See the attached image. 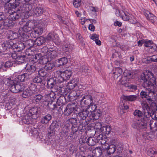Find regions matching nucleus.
<instances>
[{
	"mask_svg": "<svg viewBox=\"0 0 157 157\" xmlns=\"http://www.w3.org/2000/svg\"><path fill=\"white\" fill-rule=\"evenodd\" d=\"M68 121L70 124L72 125L71 132L70 134V136L72 137L73 135L78 130L77 120L76 118H72L69 119Z\"/></svg>",
	"mask_w": 157,
	"mask_h": 157,
	"instance_id": "6",
	"label": "nucleus"
},
{
	"mask_svg": "<svg viewBox=\"0 0 157 157\" xmlns=\"http://www.w3.org/2000/svg\"><path fill=\"white\" fill-rule=\"evenodd\" d=\"M40 57L41 56L40 55H39L37 54L35 55L34 56H33V60L32 62H33V61H34L35 62L38 61L39 62Z\"/></svg>",
	"mask_w": 157,
	"mask_h": 157,
	"instance_id": "61",
	"label": "nucleus"
},
{
	"mask_svg": "<svg viewBox=\"0 0 157 157\" xmlns=\"http://www.w3.org/2000/svg\"><path fill=\"white\" fill-rule=\"evenodd\" d=\"M10 90L13 93H17V91L16 90V84L11 85L10 87Z\"/></svg>",
	"mask_w": 157,
	"mask_h": 157,
	"instance_id": "58",
	"label": "nucleus"
},
{
	"mask_svg": "<svg viewBox=\"0 0 157 157\" xmlns=\"http://www.w3.org/2000/svg\"><path fill=\"white\" fill-rule=\"evenodd\" d=\"M67 62V58L64 57L56 60L55 63L56 67H59L66 64Z\"/></svg>",
	"mask_w": 157,
	"mask_h": 157,
	"instance_id": "16",
	"label": "nucleus"
},
{
	"mask_svg": "<svg viewBox=\"0 0 157 157\" xmlns=\"http://www.w3.org/2000/svg\"><path fill=\"white\" fill-rule=\"evenodd\" d=\"M46 41L45 38L42 36H40L37 38L35 40V43L38 46L41 45L44 43Z\"/></svg>",
	"mask_w": 157,
	"mask_h": 157,
	"instance_id": "27",
	"label": "nucleus"
},
{
	"mask_svg": "<svg viewBox=\"0 0 157 157\" xmlns=\"http://www.w3.org/2000/svg\"><path fill=\"white\" fill-rule=\"evenodd\" d=\"M38 111V109L36 107H33L30 109L29 112L32 115L36 114Z\"/></svg>",
	"mask_w": 157,
	"mask_h": 157,
	"instance_id": "52",
	"label": "nucleus"
},
{
	"mask_svg": "<svg viewBox=\"0 0 157 157\" xmlns=\"http://www.w3.org/2000/svg\"><path fill=\"white\" fill-rule=\"evenodd\" d=\"M99 125V129L103 134L108 135L109 134L111 131V128L110 126L107 125L101 127V125L100 124H98Z\"/></svg>",
	"mask_w": 157,
	"mask_h": 157,
	"instance_id": "13",
	"label": "nucleus"
},
{
	"mask_svg": "<svg viewBox=\"0 0 157 157\" xmlns=\"http://www.w3.org/2000/svg\"><path fill=\"white\" fill-rule=\"evenodd\" d=\"M97 141L96 139L95 138L90 137L87 139L86 142L89 145L92 146L97 143Z\"/></svg>",
	"mask_w": 157,
	"mask_h": 157,
	"instance_id": "29",
	"label": "nucleus"
},
{
	"mask_svg": "<svg viewBox=\"0 0 157 157\" xmlns=\"http://www.w3.org/2000/svg\"><path fill=\"white\" fill-rule=\"evenodd\" d=\"M13 63L11 62L7 61L5 63H4V67L5 68H9L12 66Z\"/></svg>",
	"mask_w": 157,
	"mask_h": 157,
	"instance_id": "59",
	"label": "nucleus"
},
{
	"mask_svg": "<svg viewBox=\"0 0 157 157\" xmlns=\"http://www.w3.org/2000/svg\"><path fill=\"white\" fill-rule=\"evenodd\" d=\"M18 83H16V90L17 91V93L20 92L21 91H22L23 90V89L21 87V86L18 85Z\"/></svg>",
	"mask_w": 157,
	"mask_h": 157,
	"instance_id": "62",
	"label": "nucleus"
},
{
	"mask_svg": "<svg viewBox=\"0 0 157 157\" xmlns=\"http://www.w3.org/2000/svg\"><path fill=\"white\" fill-rule=\"evenodd\" d=\"M124 76H126L128 79L132 78L133 76V73L131 71H125L124 73Z\"/></svg>",
	"mask_w": 157,
	"mask_h": 157,
	"instance_id": "47",
	"label": "nucleus"
},
{
	"mask_svg": "<svg viewBox=\"0 0 157 157\" xmlns=\"http://www.w3.org/2000/svg\"><path fill=\"white\" fill-rule=\"evenodd\" d=\"M116 12L118 13V14H117L118 16H121L122 19L124 21H128L131 23L134 24L136 23V20L135 18L131 14L127 12H123L124 14L121 16L120 11L118 10H116Z\"/></svg>",
	"mask_w": 157,
	"mask_h": 157,
	"instance_id": "4",
	"label": "nucleus"
},
{
	"mask_svg": "<svg viewBox=\"0 0 157 157\" xmlns=\"http://www.w3.org/2000/svg\"><path fill=\"white\" fill-rule=\"evenodd\" d=\"M153 42L152 41H150L147 40H145V42H144V46L147 47H151V45Z\"/></svg>",
	"mask_w": 157,
	"mask_h": 157,
	"instance_id": "56",
	"label": "nucleus"
},
{
	"mask_svg": "<svg viewBox=\"0 0 157 157\" xmlns=\"http://www.w3.org/2000/svg\"><path fill=\"white\" fill-rule=\"evenodd\" d=\"M64 44V47L63 49L66 51L69 52H71L73 49V45L72 44H71L69 43H66Z\"/></svg>",
	"mask_w": 157,
	"mask_h": 157,
	"instance_id": "38",
	"label": "nucleus"
},
{
	"mask_svg": "<svg viewBox=\"0 0 157 157\" xmlns=\"http://www.w3.org/2000/svg\"><path fill=\"white\" fill-rule=\"evenodd\" d=\"M129 81V79L127 78V77L124 76L122 77L119 81L120 83L122 85H124L126 86H128L127 85V84Z\"/></svg>",
	"mask_w": 157,
	"mask_h": 157,
	"instance_id": "43",
	"label": "nucleus"
},
{
	"mask_svg": "<svg viewBox=\"0 0 157 157\" xmlns=\"http://www.w3.org/2000/svg\"><path fill=\"white\" fill-rule=\"evenodd\" d=\"M116 149V147L115 145L111 144L109 146L107 152L109 155H111L114 153Z\"/></svg>",
	"mask_w": 157,
	"mask_h": 157,
	"instance_id": "40",
	"label": "nucleus"
},
{
	"mask_svg": "<svg viewBox=\"0 0 157 157\" xmlns=\"http://www.w3.org/2000/svg\"><path fill=\"white\" fill-rule=\"evenodd\" d=\"M123 98L126 101L132 102L136 101L138 98V97L134 95H124L123 96Z\"/></svg>",
	"mask_w": 157,
	"mask_h": 157,
	"instance_id": "22",
	"label": "nucleus"
},
{
	"mask_svg": "<svg viewBox=\"0 0 157 157\" xmlns=\"http://www.w3.org/2000/svg\"><path fill=\"white\" fill-rule=\"evenodd\" d=\"M38 74L41 77H44L46 74V72L44 69H41L38 71Z\"/></svg>",
	"mask_w": 157,
	"mask_h": 157,
	"instance_id": "60",
	"label": "nucleus"
},
{
	"mask_svg": "<svg viewBox=\"0 0 157 157\" xmlns=\"http://www.w3.org/2000/svg\"><path fill=\"white\" fill-rule=\"evenodd\" d=\"M25 48V46L24 43L20 42H17L15 44L13 43V45L12 46V49H16L17 51H20Z\"/></svg>",
	"mask_w": 157,
	"mask_h": 157,
	"instance_id": "18",
	"label": "nucleus"
},
{
	"mask_svg": "<svg viewBox=\"0 0 157 157\" xmlns=\"http://www.w3.org/2000/svg\"><path fill=\"white\" fill-rule=\"evenodd\" d=\"M72 73V71L70 70H67L63 71H58L54 73V77L59 82H62L69 79Z\"/></svg>",
	"mask_w": 157,
	"mask_h": 157,
	"instance_id": "2",
	"label": "nucleus"
},
{
	"mask_svg": "<svg viewBox=\"0 0 157 157\" xmlns=\"http://www.w3.org/2000/svg\"><path fill=\"white\" fill-rule=\"evenodd\" d=\"M43 96L42 95L38 94L36 95L34 97V100H35L36 102L39 103L42 98Z\"/></svg>",
	"mask_w": 157,
	"mask_h": 157,
	"instance_id": "53",
	"label": "nucleus"
},
{
	"mask_svg": "<svg viewBox=\"0 0 157 157\" xmlns=\"http://www.w3.org/2000/svg\"><path fill=\"white\" fill-rule=\"evenodd\" d=\"M51 61V59H49L46 54L40 57L39 61V63L40 64H46L48 62Z\"/></svg>",
	"mask_w": 157,
	"mask_h": 157,
	"instance_id": "26",
	"label": "nucleus"
},
{
	"mask_svg": "<svg viewBox=\"0 0 157 157\" xmlns=\"http://www.w3.org/2000/svg\"><path fill=\"white\" fill-rule=\"evenodd\" d=\"M122 70L120 67H117L115 68V71L113 72L114 78H117L122 73Z\"/></svg>",
	"mask_w": 157,
	"mask_h": 157,
	"instance_id": "35",
	"label": "nucleus"
},
{
	"mask_svg": "<svg viewBox=\"0 0 157 157\" xmlns=\"http://www.w3.org/2000/svg\"><path fill=\"white\" fill-rule=\"evenodd\" d=\"M144 15L147 19L153 24H156L157 21V17L149 11H146L144 12Z\"/></svg>",
	"mask_w": 157,
	"mask_h": 157,
	"instance_id": "11",
	"label": "nucleus"
},
{
	"mask_svg": "<svg viewBox=\"0 0 157 157\" xmlns=\"http://www.w3.org/2000/svg\"><path fill=\"white\" fill-rule=\"evenodd\" d=\"M54 67V65L51 62H48L47 63L45 67V69L47 70H52Z\"/></svg>",
	"mask_w": 157,
	"mask_h": 157,
	"instance_id": "45",
	"label": "nucleus"
},
{
	"mask_svg": "<svg viewBox=\"0 0 157 157\" xmlns=\"http://www.w3.org/2000/svg\"><path fill=\"white\" fill-rule=\"evenodd\" d=\"M30 132L32 135L36 137H37L39 135V133L36 129L34 128Z\"/></svg>",
	"mask_w": 157,
	"mask_h": 157,
	"instance_id": "57",
	"label": "nucleus"
},
{
	"mask_svg": "<svg viewBox=\"0 0 157 157\" xmlns=\"http://www.w3.org/2000/svg\"><path fill=\"white\" fill-rule=\"evenodd\" d=\"M33 81L34 82L40 83L42 81V78L40 76H36L34 78Z\"/></svg>",
	"mask_w": 157,
	"mask_h": 157,
	"instance_id": "51",
	"label": "nucleus"
},
{
	"mask_svg": "<svg viewBox=\"0 0 157 157\" xmlns=\"http://www.w3.org/2000/svg\"><path fill=\"white\" fill-rule=\"evenodd\" d=\"M93 157H99L102 154V150L101 147H97L92 151Z\"/></svg>",
	"mask_w": 157,
	"mask_h": 157,
	"instance_id": "17",
	"label": "nucleus"
},
{
	"mask_svg": "<svg viewBox=\"0 0 157 157\" xmlns=\"http://www.w3.org/2000/svg\"><path fill=\"white\" fill-rule=\"evenodd\" d=\"M52 118V116L50 114H48L41 119V122L43 124H46L48 123Z\"/></svg>",
	"mask_w": 157,
	"mask_h": 157,
	"instance_id": "31",
	"label": "nucleus"
},
{
	"mask_svg": "<svg viewBox=\"0 0 157 157\" xmlns=\"http://www.w3.org/2000/svg\"><path fill=\"white\" fill-rule=\"evenodd\" d=\"M44 12L43 8L40 7H36L33 10V14L36 17H38L41 15Z\"/></svg>",
	"mask_w": 157,
	"mask_h": 157,
	"instance_id": "24",
	"label": "nucleus"
},
{
	"mask_svg": "<svg viewBox=\"0 0 157 157\" xmlns=\"http://www.w3.org/2000/svg\"><path fill=\"white\" fill-rule=\"evenodd\" d=\"M3 81L4 83L8 86H10L11 85L16 84V83L15 79L13 80V78L11 77L4 78Z\"/></svg>",
	"mask_w": 157,
	"mask_h": 157,
	"instance_id": "19",
	"label": "nucleus"
},
{
	"mask_svg": "<svg viewBox=\"0 0 157 157\" xmlns=\"http://www.w3.org/2000/svg\"><path fill=\"white\" fill-rule=\"evenodd\" d=\"M22 31H23L22 30L20 31V33L19 32L21 37V40L24 41H26L28 40V39L29 38V35L27 34L26 33L22 32ZM18 32H19L18 31Z\"/></svg>",
	"mask_w": 157,
	"mask_h": 157,
	"instance_id": "42",
	"label": "nucleus"
},
{
	"mask_svg": "<svg viewBox=\"0 0 157 157\" xmlns=\"http://www.w3.org/2000/svg\"><path fill=\"white\" fill-rule=\"evenodd\" d=\"M13 43L11 41H5L2 44V50L4 52L8 51L10 49H12V46Z\"/></svg>",
	"mask_w": 157,
	"mask_h": 157,
	"instance_id": "10",
	"label": "nucleus"
},
{
	"mask_svg": "<svg viewBox=\"0 0 157 157\" xmlns=\"http://www.w3.org/2000/svg\"><path fill=\"white\" fill-rule=\"evenodd\" d=\"M38 25V26H36L35 28L33 29L34 30L32 33V34H35V36H34V37H36L37 36L41 34L43 31L42 27L41 26V24L40 22L39 23V25Z\"/></svg>",
	"mask_w": 157,
	"mask_h": 157,
	"instance_id": "12",
	"label": "nucleus"
},
{
	"mask_svg": "<svg viewBox=\"0 0 157 157\" xmlns=\"http://www.w3.org/2000/svg\"><path fill=\"white\" fill-rule=\"evenodd\" d=\"M28 90L30 92L31 94H34L36 91V86L34 84H32Z\"/></svg>",
	"mask_w": 157,
	"mask_h": 157,
	"instance_id": "44",
	"label": "nucleus"
},
{
	"mask_svg": "<svg viewBox=\"0 0 157 157\" xmlns=\"http://www.w3.org/2000/svg\"><path fill=\"white\" fill-rule=\"evenodd\" d=\"M147 121L144 119H140L134 122L132 124L133 128L136 129L145 128L147 126Z\"/></svg>",
	"mask_w": 157,
	"mask_h": 157,
	"instance_id": "7",
	"label": "nucleus"
},
{
	"mask_svg": "<svg viewBox=\"0 0 157 157\" xmlns=\"http://www.w3.org/2000/svg\"><path fill=\"white\" fill-rule=\"evenodd\" d=\"M75 110L77 111L73 104H68L67 105L64 112V114L67 116L71 115Z\"/></svg>",
	"mask_w": 157,
	"mask_h": 157,
	"instance_id": "9",
	"label": "nucleus"
},
{
	"mask_svg": "<svg viewBox=\"0 0 157 157\" xmlns=\"http://www.w3.org/2000/svg\"><path fill=\"white\" fill-rule=\"evenodd\" d=\"M147 154L150 156L152 157L154 154H157V152L155 151L152 149H149L147 151Z\"/></svg>",
	"mask_w": 157,
	"mask_h": 157,
	"instance_id": "54",
	"label": "nucleus"
},
{
	"mask_svg": "<svg viewBox=\"0 0 157 157\" xmlns=\"http://www.w3.org/2000/svg\"><path fill=\"white\" fill-rule=\"evenodd\" d=\"M133 114L134 116L139 117H142L143 115L142 112L138 109L135 110Z\"/></svg>",
	"mask_w": 157,
	"mask_h": 157,
	"instance_id": "50",
	"label": "nucleus"
},
{
	"mask_svg": "<svg viewBox=\"0 0 157 157\" xmlns=\"http://www.w3.org/2000/svg\"><path fill=\"white\" fill-rule=\"evenodd\" d=\"M97 143H99L101 144H105L106 141V139L105 138L103 139V136L101 134H99L96 138Z\"/></svg>",
	"mask_w": 157,
	"mask_h": 157,
	"instance_id": "37",
	"label": "nucleus"
},
{
	"mask_svg": "<svg viewBox=\"0 0 157 157\" xmlns=\"http://www.w3.org/2000/svg\"><path fill=\"white\" fill-rule=\"evenodd\" d=\"M48 48L45 46L43 47L41 50L42 52L44 53V55H45L46 54H47V53H48Z\"/></svg>",
	"mask_w": 157,
	"mask_h": 157,
	"instance_id": "63",
	"label": "nucleus"
},
{
	"mask_svg": "<svg viewBox=\"0 0 157 157\" xmlns=\"http://www.w3.org/2000/svg\"><path fill=\"white\" fill-rule=\"evenodd\" d=\"M33 63V62L32 61L30 62L29 63L26 64L25 67L26 75H28L30 77H31V75L37 69L35 65V64Z\"/></svg>",
	"mask_w": 157,
	"mask_h": 157,
	"instance_id": "5",
	"label": "nucleus"
},
{
	"mask_svg": "<svg viewBox=\"0 0 157 157\" xmlns=\"http://www.w3.org/2000/svg\"><path fill=\"white\" fill-rule=\"evenodd\" d=\"M40 21L38 20H31L27 21L22 28H20L19 32L23 30L25 33H27L34 29L36 26L39 25Z\"/></svg>",
	"mask_w": 157,
	"mask_h": 157,
	"instance_id": "3",
	"label": "nucleus"
},
{
	"mask_svg": "<svg viewBox=\"0 0 157 157\" xmlns=\"http://www.w3.org/2000/svg\"><path fill=\"white\" fill-rule=\"evenodd\" d=\"M9 13L10 14L9 15L8 17L14 21H15L16 20L20 17V15L18 14L16 12L13 11V12H12L11 13H10V11Z\"/></svg>",
	"mask_w": 157,
	"mask_h": 157,
	"instance_id": "25",
	"label": "nucleus"
},
{
	"mask_svg": "<svg viewBox=\"0 0 157 157\" xmlns=\"http://www.w3.org/2000/svg\"><path fill=\"white\" fill-rule=\"evenodd\" d=\"M47 56L50 59H51V61L52 59L55 58L58 56V54L57 52V51H54L52 52H48L47 54Z\"/></svg>",
	"mask_w": 157,
	"mask_h": 157,
	"instance_id": "33",
	"label": "nucleus"
},
{
	"mask_svg": "<svg viewBox=\"0 0 157 157\" xmlns=\"http://www.w3.org/2000/svg\"><path fill=\"white\" fill-rule=\"evenodd\" d=\"M142 105L143 108H145L144 111V115L146 116L149 115L151 111L147 104L146 103H144Z\"/></svg>",
	"mask_w": 157,
	"mask_h": 157,
	"instance_id": "28",
	"label": "nucleus"
},
{
	"mask_svg": "<svg viewBox=\"0 0 157 157\" xmlns=\"http://www.w3.org/2000/svg\"><path fill=\"white\" fill-rule=\"evenodd\" d=\"M25 58V56H19L17 58L16 60H15V62L17 64L23 63L24 62Z\"/></svg>",
	"mask_w": 157,
	"mask_h": 157,
	"instance_id": "39",
	"label": "nucleus"
},
{
	"mask_svg": "<svg viewBox=\"0 0 157 157\" xmlns=\"http://www.w3.org/2000/svg\"><path fill=\"white\" fill-rule=\"evenodd\" d=\"M31 95H32V94H31L30 92L29 91L28 89L24 91L22 94V97L24 98H26Z\"/></svg>",
	"mask_w": 157,
	"mask_h": 157,
	"instance_id": "49",
	"label": "nucleus"
},
{
	"mask_svg": "<svg viewBox=\"0 0 157 157\" xmlns=\"http://www.w3.org/2000/svg\"><path fill=\"white\" fill-rule=\"evenodd\" d=\"M93 102L92 96L90 95H86L83 97L80 101V104L82 106H85L87 107Z\"/></svg>",
	"mask_w": 157,
	"mask_h": 157,
	"instance_id": "8",
	"label": "nucleus"
},
{
	"mask_svg": "<svg viewBox=\"0 0 157 157\" xmlns=\"http://www.w3.org/2000/svg\"><path fill=\"white\" fill-rule=\"evenodd\" d=\"M30 78L28 75H26V73H25L21 75H18L15 78V79L16 83H18L20 82L24 81L25 80H27Z\"/></svg>",
	"mask_w": 157,
	"mask_h": 157,
	"instance_id": "15",
	"label": "nucleus"
},
{
	"mask_svg": "<svg viewBox=\"0 0 157 157\" xmlns=\"http://www.w3.org/2000/svg\"><path fill=\"white\" fill-rule=\"evenodd\" d=\"M100 112L99 110H98L97 112L95 111V112L91 113V115H90V118L95 120L98 119L101 115Z\"/></svg>",
	"mask_w": 157,
	"mask_h": 157,
	"instance_id": "30",
	"label": "nucleus"
},
{
	"mask_svg": "<svg viewBox=\"0 0 157 157\" xmlns=\"http://www.w3.org/2000/svg\"><path fill=\"white\" fill-rule=\"evenodd\" d=\"M87 107L86 109L91 113L95 112L97 108L96 105L93 102Z\"/></svg>",
	"mask_w": 157,
	"mask_h": 157,
	"instance_id": "34",
	"label": "nucleus"
},
{
	"mask_svg": "<svg viewBox=\"0 0 157 157\" xmlns=\"http://www.w3.org/2000/svg\"><path fill=\"white\" fill-rule=\"evenodd\" d=\"M48 106L50 110L55 109L57 108V105L53 102H49L48 104Z\"/></svg>",
	"mask_w": 157,
	"mask_h": 157,
	"instance_id": "48",
	"label": "nucleus"
},
{
	"mask_svg": "<svg viewBox=\"0 0 157 157\" xmlns=\"http://www.w3.org/2000/svg\"><path fill=\"white\" fill-rule=\"evenodd\" d=\"M89 111L87 109H83L81 111L78 113L77 117L80 118V120H85L88 116Z\"/></svg>",
	"mask_w": 157,
	"mask_h": 157,
	"instance_id": "14",
	"label": "nucleus"
},
{
	"mask_svg": "<svg viewBox=\"0 0 157 157\" xmlns=\"http://www.w3.org/2000/svg\"><path fill=\"white\" fill-rule=\"evenodd\" d=\"M140 78L144 82V86L153 87L155 85L157 86V82H156L155 78L151 71H144L141 74Z\"/></svg>",
	"mask_w": 157,
	"mask_h": 157,
	"instance_id": "1",
	"label": "nucleus"
},
{
	"mask_svg": "<svg viewBox=\"0 0 157 157\" xmlns=\"http://www.w3.org/2000/svg\"><path fill=\"white\" fill-rule=\"evenodd\" d=\"M73 4L75 7L77 8L79 7L81 5V0H74Z\"/></svg>",
	"mask_w": 157,
	"mask_h": 157,
	"instance_id": "55",
	"label": "nucleus"
},
{
	"mask_svg": "<svg viewBox=\"0 0 157 157\" xmlns=\"http://www.w3.org/2000/svg\"><path fill=\"white\" fill-rule=\"evenodd\" d=\"M77 85V83L75 80L73 79L68 83L67 86V89L70 90H72Z\"/></svg>",
	"mask_w": 157,
	"mask_h": 157,
	"instance_id": "32",
	"label": "nucleus"
},
{
	"mask_svg": "<svg viewBox=\"0 0 157 157\" xmlns=\"http://www.w3.org/2000/svg\"><path fill=\"white\" fill-rule=\"evenodd\" d=\"M80 95V93L76 91L73 90L69 94V96L71 97H75L77 98Z\"/></svg>",
	"mask_w": 157,
	"mask_h": 157,
	"instance_id": "46",
	"label": "nucleus"
},
{
	"mask_svg": "<svg viewBox=\"0 0 157 157\" xmlns=\"http://www.w3.org/2000/svg\"><path fill=\"white\" fill-rule=\"evenodd\" d=\"M47 87L49 89H53L55 88V82L52 79H50L48 80L47 81Z\"/></svg>",
	"mask_w": 157,
	"mask_h": 157,
	"instance_id": "41",
	"label": "nucleus"
},
{
	"mask_svg": "<svg viewBox=\"0 0 157 157\" xmlns=\"http://www.w3.org/2000/svg\"><path fill=\"white\" fill-rule=\"evenodd\" d=\"M16 24L15 21L11 20L8 17L4 21L3 25L6 27H12Z\"/></svg>",
	"mask_w": 157,
	"mask_h": 157,
	"instance_id": "20",
	"label": "nucleus"
},
{
	"mask_svg": "<svg viewBox=\"0 0 157 157\" xmlns=\"http://www.w3.org/2000/svg\"><path fill=\"white\" fill-rule=\"evenodd\" d=\"M59 38L57 35H55L53 33H50L47 36L46 39L48 41H52L56 42V39Z\"/></svg>",
	"mask_w": 157,
	"mask_h": 157,
	"instance_id": "36",
	"label": "nucleus"
},
{
	"mask_svg": "<svg viewBox=\"0 0 157 157\" xmlns=\"http://www.w3.org/2000/svg\"><path fill=\"white\" fill-rule=\"evenodd\" d=\"M68 125V124H66L62 129L60 133L61 135L63 136H67L70 131V128L69 127Z\"/></svg>",
	"mask_w": 157,
	"mask_h": 157,
	"instance_id": "23",
	"label": "nucleus"
},
{
	"mask_svg": "<svg viewBox=\"0 0 157 157\" xmlns=\"http://www.w3.org/2000/svg\"><path fill=\"white\" fill-rule=\"evenodd\" d=\"M90 38L95 41L99 39V35L97 34H93L90 37Z\"/></svg>",
	"mask_w": 157,
	"mask_h": 157,
	"instance_id": "64",
	"label": "nucleus"
},
{
	"mask_svg": "<svg viewBox=\"0 0 157 157\" xmlns=\"http://www.w3.org/2000/svg\"><path fill=\"white\" fill-rule=\"evenodd\" d=\"M59 127V124L56 121H53L51 124L50 128L51 133H55Z\"/></svg>",
	"mask_w": 157,
	"mask_h": 157,
	"instance_id": "21",
	"label": "nucleus"
}]
</instances>
